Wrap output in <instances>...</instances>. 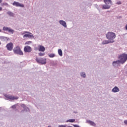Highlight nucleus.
<instances>
[{
    "instance_id": "obj_1",
    "label": "nucleus",
    "mask_w": 127,
    "mask_h": 127,
    "mask_svg": "<svg viewBox=\"0 0 127 127\" xmlns=\"http://www.w3.org/2000/svg\"><path fill=\"white\" fill-rule=\"evenodd\" d=\"M106 37L107 39H108L110 41H113V43H114L115 42L114 39L116 38V34L113 32H108L106 34Z\"/></svg>"
},
{
    "instance_id": "obj_2",
    "label": "nucleus",
    "mask_w": 127,
    "mask_h": 127,
    "mask_svg": "<svg viewBox=\"0 0 127 127\" xmlns=\"http://www.w3.org/2000/svg\"><path fill=\"white\" fill-rule=\"evenodd\" d=\"M118 58L121 62V64H124L127 62V54L126 53L122 54L119 56Z\"/></svg>"
},
{
    "instance_id": "obj_3",
    "label": "nucleus",
    "mask_w": 127,
    "mask_h": 127,
    "mask_svg": "<svg viewBox=\"0 0 127 127\" xmlns=\"http://www.w3.org/2000/svg\"><path fill=\"white\" fill-rule=\"evenodd\" d=\"M13 52L14 54H17L18 55H23V52L20 49L19 47H16L13 49Z\"/></svg>"
},
{
    "instance_id": "obj_4",
    "label": "nucleus",
    "mask_w": 127,
    "mask_h": 127,
    "mask_svg": "<svg viewBox=\"0 0 127 127\" xmlns=\"http://www.w3.org/2000/svg\"><path fill=\"white\" fill-rule=\"evenodd\" d=\"M36 61L37 62V63H39V64H42V65L46 64V59H43L42 58H36Z\"/></svg>"
},
{
    "instance_id": "obj_5",
    "label": "nucleus",
    "mask_w": 127,
    "mask_h": 127,
    "mask_svg": "<svg viewBox=\"0 0 127 127\" xmlns=\"http://www.w3.org/2000/svg\"><path fill=\"white\" fill-rule=\"evenodd\" d=\"M4 96L6 98L5 99V100H17V99H18V97H14V96H12L11 95H9L7 94H5L4 95Z\"/></svg>"
},
{
    "instance_id": "obj_6",
    "label": "nucleus",
    "mask_w": 127,
    "mask_h": 127,
    "mask_svg": "<svg viewBox=\"0 0 127 127\" xmlns=\"http://www.w3.org/2000/svg\"><path fill=\"white\" fill-rule=\"evenodd\" d=\"M2 30L4 31H8V32L12 33V34H13V32H14V30H13L12 29L5 26L3 27Z\"/></svg>"
},
{
    "instance_id": "obj_7",
    "label": "nucleus",
    "mask_w": 127,
    "mask_h": 127,
    "mask_svg": "<svg viewBox=\"0 0 127 127\" xmlns=\"http://www.w3.org/2000/svg\"><path fill=\"white\" fill-rule=\"evenodd\" d=\"M21 107L23 108V110L21 111V113H23V112H30V110L29 108L27 107L25 104H21Z\"/></svg>"
},
{
    "instance_id": "obj_8",
    "label": "nucleus",
    "mask_w": 127,
    "mask_h": 127,
    "mask_svg": "<svg viewBox=\"0 0 127 127\" xmlns=\"http://www.w3.org/2000/svg\"><path fill=\"white\" fill-rule=\"evenodd\" d=\"M7 50L9 51H11L13 48V44L12 43H9L6 46Z\"/></svg>"
},
{
    "instance_id": "obj_9",
    "label": "nucleus",
    "mask_w": 127,
    "mask_h": 127,
    "mask_svg": "<svg viewBox=\"0 0 127 127\" xmlns=\"http://www.w3.org/2000/svg\"><path fill=\"white\" fill-rule=\"evenodd\" d=\"M24 51L25 53H30L32 51V49L29 46H26L24 48Z\"/></svg>"
},
{
    "instance_id": "obj_10",
    "label": "nucleus",
    "mask_w": 127,
    "mask_h": 127,
    "mask_svg": "<svg viewBox=\"0 0 127 127\" xmlns=\"http://www.w3.org/2000/svg\"><path fill=\"white\" fill-rule=\"evenodd\" d=\"M120 64H122L121 62H120V60H118L116 61H114L113 62L112 65L114 67H118V66H120Z\"/></svg>"
},
{
    "instance_id": "obj_11",
    "label": "nucleus",
    "mask_w": 127,
    "mask_h": 127,
    "mask_svg": "<svg viewBox=\"0 0 127 127\" xmlns=\"http://www.w3.org/2000/svg\"><path fill=\"white\" fill-rule=\"evenodd\" d=\"M13 5L15 6H19L20 7H24V5L23 4H20V3L16 1H14L12 3Z\"/></svg>"
},
{
    "instance_id": "obj_12",
    "label": "nucleus",
    "mask_w": 127,
    "mask_h": 127,
    "mask_svg": "<svg viewBox=\"0 0 127 127\" xmlns=\"http://www.w3.org/2000/svg\"><path fill=\"white\" fill-rule=\"evenodd\" d=\"M59 23L61 25H62L64 28H67V23L65 22V21L63 20H60L59 21Z\"/></svg>"
},
{
    "instance_id": "obj_13",
    "label": "nucleus",
    "mask_w": 127,
    "mask_h": 127,
    "mask_svg": "<svg viewBox=\"0 0 127 127\" xmlns=\"http://www.w3.org/2000/svg\"><path fill=\"white\" fill-rule=\"evenodd\" d=\"M25 33H28L29 34V37H28V38H29L30 39H33L34 38V36L32 34V33L27 32V31H24L22 34H25Z\"/></svg>"
},
{
    "instance_id": "obj_14",
    "label": "nucleus",
    "mask_w": 127,
    "mask_h": 127,
    "mask_svg": "<svg viewBox=\"0 0 127 127\" xmlns=\"http://www.w3.org/2000/svg\"><path fill=\"white\" fill-rule=\"evenodd\" d=\"M112 5L110 4H105V5H103L102 6L103 9H109V8H111V6Z\"/></svg>"
},
{
    "instance_id": "obj_15",
    "label": "nucleus",
    "mask_w": 127,
    "mask_h": 127,
    "mask_svg": "<svg viewBox=\"0 0 127 127\" xmlns=\"http://www.w3.org/2000/svg\"><path fill=\"white\" fill-rule=\"evenodd\" d=\"M86 123L87 124H89V125H90V126H92V127H96V123L91 120H87L86 121Z\"/></svg>"
},
{
    "instance_id": "obj_16",
    "label": "nucleus",
    "mask_w": 127,
    "mask_h": 127,
    "mask_svg": "<svg viewBox=\"0 0 127 127\" xmlns=\"http://www.w3.org/2000/svg\"><path fill=\"white\" fill-rule=\"evenodd\" d=\"M113 41H109L107 40H104L102 42V45H105L106 44H109V43H113Z\"/></svg>"
},
{
    "instance_id": "obj_17",
    "label": "nucleus",
    "mask_w": 127,
    "mask_h": 127,
    "mask_svg": "<svg viewBox=\"0 0 127 127\" xmlns=\"http://www.w3.org/2000/svg\"><path fill=\"white\" fill-rule=\"evenodd\" d=\"M39 51H41V52H44L45 51V47L43 46L39 45L38 46Z\"/></svg>"
},
{
    "instance_id": "obj_18",
    "label": "nucleus",
    "mask_w": 127,
    "mask_h": 127,
    "mask_svg": "<svg viewBox=\"0 0 127 127\" xmlns=\"http://www.w3.org/2000/svg\"><path fill=\"white\" fill-rule=\"evenodd\" d=\"M112 92L113 93H118V92H120V89L117 86H115L113 89H112Z\"/></svg>"
},
{
    "instance_id": "obj_19",
    "label": "nucleus",
    "mask_w": 127,
    "mask_h": 127,
    "mask_svg": "<svg viewBox=\"0 0 127 127\" xmlns=\"http://www.w3.org/2000/svg\"><path fill=\"white\" fill-rule=\"evenodd\" d=\"M105 4H113V2L111 0H104Z\"/></svg>"
},
{
    "instance_id": "obj_20",
    "label": "nucleus",
    "mask_w": 127,
    "mask_h": 127,
    "mask_svg": "<svg viewBox=\"0 0 127 127\" xmlns=\"http://www.w3.org/2000/svg\"><path fill=\"white\" fill-rule=\"evenodd\" d=\"M80 75L82 78H86V77H87V75H86L85 72H80Z\"/></svg>"
},
{
    "instance_id": "obj_21",
    "label": "nucleus",
    "mask_w": 127,
    "mask_h": 127,
    "mask_svg": "<svg viewBox=\"0 0 127 127\" xmlns=\"http://www.w3.org/2000/svg\"><path fill=\"white\" fill-rule=\"evenodd\" d=\"M0 39L2 41H5V40H7V37L4 36H0Z\"/></svg>"
},
{
    "instance_id": "obj_22",
    "label": "nucleus",
    "mask_w": 127,
    "mask_h": 127,
    "mask_svg": "<svg viewBox=\"0 0 127 127\" xmlns=\"http://www.w3.org/2000/svg\"><path fill=\"white\" fill-rule=\"evenodd\" d=\"M58 53H59V55H60V56H63V53L62 52V50L59 49L58 50Z\"/></svg>"
},
{
    "instance_id": "obj_23",
    "label": "nucleus",
    "mask_w": 127,
    "mask_h": 127,
    "mask_svg": "<svg viewBox=\"0 0 127 127\" xmlns=\"http://www.w3.org/2000/svg\"><path fill=\"white\" fill-rule=\"evenodd\" d=\"M7 14H8L9 16H14V13H12L11 11H8Z\"/></svg>"
},
{
    "instance_id": "obj_24",
    "label": "nucleus",
    "mask_w": 127,
    "mask_h": 127,
    "mask_svg": "<svg viewBox=\"0 0 127 127\" xmlns=\"http://www.w3.org/2000/svg\"><path fill=\"white\" fill-rule=\"evenodd\" d=\"M75 119H69L66 121V123H74Z\"/></svg>"
},
{
    "instance_id": "obj_25",
    "label": "nucleus",
    "mask_w": 127,
    "mask_h": 127,
    "mask_svg": "<svg viewBox=\"0 0 127 127\" xmlns=\"http://www.w3.org/2000/svg\"><path fill=\"white\" fill-rule=\"evenodd\" d=\"M19 105V104H16L14 105H12L11 106L12 109H13V110H15V109H16V107H17V106H18Z\"/></svg>"
},
{
    "instance_id": "obj_26",
    "label": "nucleus",
    "mask_w": 127,
    "mask_h": 127,
    "mask_svg": "<svg viewBox=\"0 0 127 127\" xmlns=\"http://www.w3.org/2000/svg\"><path fill=\"white\" fill-rule=\"evenodd\" d=\"M56 55L55 54H51L50 55H49V57H50V58H53L54 57H55Z\"/></svg>"
},
{
    "instance_id": "obj_27",
    "label": "nucleus",
    "mask_w": 127,
    "mask_h": 127,
    "mask_svg": "<svg viewBox=\"0 0 127 127\" xmlns=\"http://www.w3.org/2000/svg\"><path fill=\"white\" fill-rule=\"evenodd\" d=\"M1 5H4L5 6H9V5H8V3H7V2L2 3Z\"/></svg>"
},
{
    "instance_id": "obj_28",
    "label": "nucleus",
    "mask_w": 127,
    "mask_h": 127,
    "mask_svg": "<svg viewBox=\"0 0 127 127\" xmlns=\"http://www.w3.org/2000/svg\"><path fill=\"white\" fill-rule=\"evenodd\" d=\"M44 55H45V54L44 53H39V56L42 57V56H44Z\"/></svg>"
},
{
    "instance_id": "obj_29",
    "label": "nucleus",
    "mask_w": 127,
    "mask_h": 127,
    "mask_svg": "<svg viewBox=\"0 0 127 127\" xmlns=\"http://www.w3.org/2000/svg\"><path fill=\"white\" fill-rule=\"evenodd\" d=\"M29 36V34H25L23 36V38H24L25 37H28V38Z\"/></svg>"
},
{
    "instance_id": "obj_30",
    "label": "nucleus",
    "mask_w": 127,
    "mask_h": 127,
    "mask_svg": "<svg viewBox=\"0 0 127 127\" xmlns=\"http://www.w3.org/2000/svg\"><path fill=\"white\" fill-rule=\"evenodd\" d=\"M67 127L66 125H59V127Z\"/></svg>"
},
{
    "instance_id": "obj_31",
    "label": "nucleus",
    "mask_w": 127,
    "mask_h": 127,
    "mask_svg": "<svg viewBox=\"0 0 127 127\" xmlns=\"http://www.w3.org/2000/svg\"><path fill=\"white\" fill-rule=\"evenodd\" d=\"M32 42L31 41H28L27 42H26L25 44H27V45H29L30 44V43H32Z\"/></svg>"
},
{
    "instance_id": "obj_32",
    "label": "nucleus",
    "mask_w": 127,
    "mask_h": 127,
    "mask_svg": "<svg viewBox=\"0 0 127 127\" xmlns=\"http://www.w3.org/2000/svg\"><path fill=\"white\" fill-rule=\"evenodd\" d=\"M116 4H122V2H121V1H118V2H117Z\"/></svg>"
},
{
    "instance_id": "obj_33",
    "label": "nucleus",
    "mask_w": 127,
    "mask_h": 127,
    "mask_svg": "<svg viewBox=\"0 0 127 127\" xmlns=\"http://www.w3.org/2000/svg\"><path fill=\"white\" fill-rule=\"evenodd\" d=\"M124 124L127 126V120H125L124 121Z\"/></svg>"
},
{
    "instance_id": "obj_34",
    "label": "nucleus",
    "mask_w": 127,
    "mask_h": 127,
    "mask_svg": "<svg viewBox=\"0 0 127 127\" xmlns=\"http://www.w3.org/2000/svg\"><path fill=\"white\" fill-rule=\"evenodd\" d=\"M2 10V7H0V11H1Z\"/></svg>"
},
{
    "instance_id": "obj_35",
    "label": "nucleus",
    "mask_w": 127,
    "mask_h": 127,
    "mask_svg": "<svg viewBox=\"0 0 127 127\" xmlns=\"http://www.w3.org/2000/svg\"><path fill=\"white\" fill-rule=\"evenodd\" d=\"M2 2V0H0V3H1Z\"/></svg>"
},
{
    "instance_id": "obj_36",
    "label": "nucleus",
    "mask_w": 127,
    "mask_h": 127,
    "mask_svg": "<svg viewBox=\"0 0 127 127\" xmlns=\"http://www.w3.org/2000/svg\"><path fill=\"white\" fill-rule=\"evenodd\" d=\"M74 114H77V112H74Z\"/></svg>"
},
{
    "instance_id": "obj_37",
    "label": "nucleus",
    "mask_w": 127,
    "mask_h": 127,
    "mask_svg": "<svg viewBox=\"0 0 127 127\" xmlns=\"http://www.w3.org/2000/svg\"><path fill=\"white\" fill-rule=\"evenodd\" d=\"M0 32H1V29H0Z\"/></svg>"
},
{
    "instance_id": "obj_38",
    "label": "nucleus",
    "mask_w": 127,
    "mask_h": 127,
    "mask_svg": "<svg viewBox=\"0 0 127 127\" xmlns=\"http://www.w3.org/2000/svg\"><path fill=\"white\" fill-rule=\"evenodd\" d=\"M48 127H51V126H49Z\"/></svg>"
},
{
    "instance_id": "obj_39",
    "label": "nucleus",
    "mask_w": 127,
    "mask_h": 127,
    "mask_svg": "<svg viewBox=\"0 0 127 127\" xmlns=\"http://www.w3.org/2000/svg\"><path fill=\"white\" fill-rule=\"evenodd\" d=\"M0 44H1V43H0Z\"/></svg>"
},
{
    "instance_id": "obj_40",
    "label": "nucleus",
    "mask_w": 127,
    "mask_h": 127,
    "mask_svg": "<svg viewBox=\"0 0 127 127\" xmlns=\"http://www.w3.org/2000/svg\"><path fill=\"white\" fill-rule=\"evenodd\" d=\"M16 111H17V109H16Z\"/></svg>"
}]
</instances>
